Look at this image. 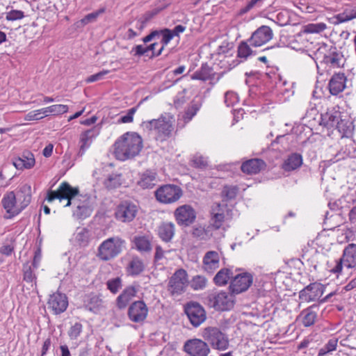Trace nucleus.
<instances>
[{"label":"nucleus","instance_id":"nucleus-1","mask_svg":"<svg viewBox=\"0 0 356 356\" xmlns=\"http://www.w3.org/2000/svg\"><path fill=\"white\" fill-rule=\"evenodd\" d=\"M143 147L141 136L136 132H127L114 144V154L120 161H126L139 154Z\"/></svg>","mask_w":356,"mask_h":356},{"label":"nucleus","instance_id":"nucleus-2","mask_svg":"<svg viewBox=\"0 0 356 356\" xmlns=\"http://www.w3.org/2000/svg\"><path fill=\"white\" fill-rule=\"evenodd\" d=\"M314 55L319 61V64H317L318 69L321 66L329 71L331 69L343 66V56L336 47L329 46L325 43L318 44V47L315 51Z\"/></svg>","mask_w":356,"mask_h":356},{"label":"nucleus","instance_id":"nucleus-3","mask_svg":"<svg viewBox=\"0 0 356 356\" xmlns=\"http://www.w3.org/2000/svg\"><path fill=\"white\" fill-rule=\"evenodd\" d=\"M173 122V116L169 113H165L158 119L143 122L142 127L147 131H153L156 140L163 142L172 136Z\"/></svg>","mask_w":356,"mask_h":356},{"label":"nucleus","instance_id":"nucleus-4","mask_svg":"<svg viewBox=\"0 0 356 356\" xmlns=\"http://www.w3.org/2000/svg\"><path fill=\"white\" fill-rule=\"evenodd\" d=\"M81 196L83 195L79 194L78 187H72L68 182L63 181L59 185L57 190H49L45 200L49 203L55 200H58L60 202L66 200L67 203L65 207H70L74 202V200L79 199Z\"/></svg>","mask_w":356,"mask_h":356},{"label":"nucleus","instance_id":"nucleus-5","mask_svg":"<svg viewBox=\"0 0 356 356\" xmlns=\"http://www.w3.org/2000/svg\"><path fill=\"white\" fill-rule=\"evenodd\" d=\"M124 240L119 237H111L103 241L98 248L97 257L102 261H108L122 251Z\"/></svg>","mask_w":356,"mask_h":356},{"label":"nucleus","instance_id":"nucleus-6","mask_svg":"<svg viewBox=\"0 0 356 356\" xmlns=\"http://www.w3.org/2000/svg\"><path fill=\"white\" fill-rule=\"evenodd\" d=\"M202 336L204 341H207L213 349L225 350L229 347L228 337L219 327H205L202 330Z\"/></svg>","mask_w":356,"mask_h":356},{"label":"nucleus","instance_id":"nucleus-7","mask_svg":"<svg viewBox=\"0 0 356 356\" xmlns=\"http://www.w3.org/2000/svg\"><path fill=\"white\" fill-rule=\"evenodd\" d=\"M183 195L181 188L175 184H165L155 191L156 200L164 204H171L179 200Z\"/></svg>","mask_w":356,"mask_h":356},{"label":"nucleus","instance_id":"nucleus-8","mask_svg":"<svg viewBox=\"0 0 356 356\" xmlns=\"http://www.w3.org/2000/svg\"><path fill=\"white\" fill-rule=\"evenodd\" d=\"M343 266L347 268H356V244L350 243L345 247L341 257L332 269L334 273H341Z\"/></svg>","mask_w":356,"mask_h":356},{"label":"nucleus","instance_id":"nucleus-9","mask_svg":"<svg viewBox=\"0 0 356 356\" xmlns=\"http://www.w3.org/2000/svg\"><path fill=\"white\" fill-rule=\"evenodd\" d=\"M184 312L191 323V325L197 327L207 319V314L204 308L197 302H189L184 307Z\"/></svg>","mask_w":356,"mask_h":356},{"label":"nucleus","instance_id":"nucleus-10","mask_svg":"<svg viewBox=\"0 0 356 356\" xmlns=\"http://www.w3.org/2000/svg\"><path fill=\"white\" fill-rule=\"evenodd\" d=\"M188 284V275L185 270L180 268L175 272L168 282V291L171 294L182 293Z\"/></svg>","mask_w":356,"mask_h":356},{"label":"nucleus","instance_id":"nucleus-11","mask_svg":"<svg viewBox=\"0 0 356 356\" xmlns=\"http://www.w3.org/2000/svg\"><path fill=\"white\" fill-rule=\"evenodd\" d=\"M138 211V207L132 202L125 200L122 202L117 207L115 216L117 220L124 222H131L136 218Z\"/></svg>","mask_w":356,"mask_h":356},{"label":"nucleus","instance_id":"nucleus-12","mask_svg":"<svg viewBox=\"0 0 356 356\" xmlns=\"http://www.w3.org/2000/svg\"><path fill=\"white\" fill-rule=\"evenodd\" d=\"M273 31L272 29L266 25H262L257 28L248 39V42L252 47H261L272 40Z\"/></svg>","mask_w":356,"mask_h":356},{"label":"nucleus","instance_id":"nucleus-13","mask_svg":"<svg viewBox=\"0 0 356 356\" xmlns=\"http://www.w3.org/2000/svg\"><path fill=\"white\" fill-rule=\"evenodd\" d=\"M184 350L190 356H208L211 352L205 341L196 338L187 340Z\"/></svg>","mask_w":356,"mask_h":356},{"label":"nucleus","instance_id":"nucleus-14","mask_svg":"<svg viewBox=\"0 0 356 356\" xmlns=\"http://www.w3.org/2000/svg\"><path fill=\"white\" fill-rule=\"evenodd\" d=\"M253 282V277L249 273H243L236 275L229 286L232 294H238L248 289Z\"/></svg>","mask_w":356,"mask_h":356},{"label":"nucleus","instance_id":"nucleus-15","mask_svg":"<svg viewBox=\"0 0 356 356\" xmlns=\"http://www.w3.org/2000/svg\"><path fill=\"white\" fill-rule=\"evenodd\" d=\"M209 301L210 305L216 310H229L234 306L232 296L224 291L210 295Z\"/></svg>","mask_w":356,"mask_h":356},{"label":"nucleus","instance_id":"nucleus-16","mask_svg":"<svg viewBox=\"0 0 356 356\" xmlns=\"http://www.w3.org/2000/svg\"><path fill=\"white\" fill-rule=\"evenodd\" d=\"M75 207L73 210V216L75 220H83L89 217L92 211V207L90 202V198L87 195L79 197L76 202L72 204Z\"/></svg>","mask_w":356,"mask_h":356},{"label":"nucleus","instance_id":"nucleus-17","mask_svg":"<svg viewBox=\"0 0 356 356\" xmlns=\"http://www.w3.org/2000/svg\"><path fill=\"white\" fill-rule=\"evenodd\" d=\"M224 73H216L207 63L202 64L201 67L195 71L191 76L193 80L202 81H209L210 83L215 84L222 77Z\"/></svg>","mask_w":356,"mask_h":356},{"label":"nucleus","instance_id":"nucleus-18","mask_svg":"<svg viewBox=\"0 0 356 356\" xmlns=\"http://www.w3.org/2000/svg\"><path fill=\"white\" fill-rule=\"evenodd\" d=\"M325 289V286L321 283H311L299 292V298L305 302L314 301L323 295Z\"/></svg>","mask_w":356,"mask_h":356},{"label":"nucleus","instance_id":"nucleus-19","mask_svg":"<svg viewBox=\"0 0 356 356\" xmlns=\"http://www.w3.org/2000/svg\"><path fill=\"white\" fill-rule=\"evenodd\" d=\"M344 114L339 106L328 108L325 113L321 114V124L327 129L334 128Z\"/></svg>","mask_w":356,"mask_h":356},{"label":"nucleus","instance_id":"nucleus-20","mask_svg":"<svg viewBox=\"0 0 356 356\" xmlns=\"http://www.w3.org/2000/svg\"><path fill=\"white\" fill-rule=\"evenodd\" d=\"M148 308L143 300L134 302L129 307L128 316L134 323L143 322L147 316Z\"/></svg>","mask_w":356,"mask_h":356},{"label":"nucleus","instance_id":"nucleus-21","mask_svg":"<svg viewBox=\"0 0 356 356\" xmlns=\"http://www.w3.org/2000/svg\"><path fill=\"white\" fill-rule=\"evenodd\" d=\"M48 308L56 314L63 313L67 308V297L64 293L59 292L50 295L47 302Z\"/></svg>","mask_w":356,"mask_h":356},{"label":"nucleus","instance_id":"nucleus-22","mask_svg":"<svg viewBox=\"0 0 356 356\" xmlns=\"http://www.w3.org/2000/svg\"><path fill=\"white\" fill-rule=\"evenodd\" d=\"M348 79L344 73H334L329 80L327 88L333 96L341 94L346 88Z\"/></svg>","mask_w":356,"mask_h":356},{"label":"nucleus","instance_id":"nucleus-23","mask_svg":"<svg viewBox=\"0 0 356 356\" xmlns=\"http://www.w3.org/2000/svg\"><path fill=\"white\" fill-rule=\"evenodd\" d=\"M174 216L177 222H194L196 219V211L192 206L184 204L175 210Z\"/></svg>","mask_w":356,"mask_h":356},{"label":"nucleus","instance_id":"nucleus-24","mask_svg":"<svg viewBox=\"0 0 356 356\" xmlns=\"http://www.w3.org/2000/svg\"><path fill=\"white\" fill-rule=\"evenodd\" d=\"M2 204L6 211V218L10 219L19 213L15 192L10 191L4 195Z\"/></svg>","mask_w":356,"mask_h":356},{"label":"nucleus","instance_id":"nucleus-25","mask_svg":"<svg viewBox=\"0 0 356 356\" xmlns=\"http://www.w3.org/2000/svg\"><path fill=\"white\" fill-rule=\"evenodd\" d=\"M99 128L93 127L92 128L83 132L80 135V149L79 154L82 156L91 145L92 140L99 134Z\"/></svg>","mask_w":356,"mask_h":356},{"label":"nucleus","instance_id":"nucleus-26","mask_svg":"<svg viewBox=\"0 0 356 356\" xmlns=\"http://www.w3.org/2000/svg\"><path fill=\"white\" fill-rule=\"evenodd\" d=\"M35 163L34 155L31 152H24L20 156L13 159V164L17 170L31 169Z\"/></svg>","mask_w":356,"mask_h":356},{"label":"nucleus","instance_id":"nucleus-27","mask_svg":"<svg viewBox=\"0 0 356 356\" xmlns=\"http://www.w3.org/2000/svg\"><path fill=\"white\" fill-rule=\"evenodd\" d=\"M266 166V163L262 159H252L243 162L241 169L244 173L256 175L262 170H264Z\"/></svg>","mask_w":356,"mask_h":356},{"label":"nucleus","instance_id":"nucleus-28","mask_svg":"<svg viewBox=\"0 0 356 356\" xmlns=\"http://www.w3.org/2000/svg\"><path fill=\"white\" fill-rule=\"evenodd\" d=\"M157 182V174L156 172L147 170L139 174V178L137 181L138 186L143 189L153 188Z\"/></svg>","mask_w":356,"mask_h":356},{"label":"nucleus","instance_id":"nucleus-29","mask_svg":"<svg viewBox=\"0 0 356 356\" xmlns=\"http://www.w3.org/2000/svg\"><path fill=\"white\" fill-rule=\"evenodd\" d=\"M220 257L216 251L207 252L203 257V268L211 274L219 267Z\"/></svg>","mask_w":356,"mask_h":356},{"label":"nucleus","instance_id":"nucleus-30","mask_svg":"<svg viewBox=\"0 0 356 356\" xmlns=\"http://www.w3.org/2000/svg\"><path fill=\"white\" fill-rule=\"evenodd\" d=\"M334 128L338 130L342 137L346 138L351 136L354 131L353 122L346 113L343 115Z\"/></svg>","mask_w":356,"mask_h":356},{"label":"nucleus","instance_id":"nucleus-31","mask_svg":"<svg viewBox=\"0 0 356 356\" xmlns=\"http://www.w3.org/2000/svg\"><path fill=\"white\" fill-rule=\"evenodd\" d=\"M30 186H23L15 193L16 201L17 202V207L19 209V213L24 210L31 202V195L30 193Z\"/></svg>","mask_w":356,"mask_h":356},{"label":"nucleus","instance_id":"nucleus-32","mask_svg":"<svg viewBox=\"0 0 356 356\" xmlns=\"http://www.w3.org/2000/svg\"><path fill=\"white\" fill-rule=\"evenodd\" d=\"M220 227V224H209L207 227H202L201 225L194 227L193 235L201 240H207L213 235V232Z\"/></svg>","mask_w":356,"mask_h":356},{"label":"nucleus","instance_id":"nucleus-33","mask_svg":"<svg viewBox=\"0 0 356 356\" xmlns=\"http://www.w3.org/2000/svg\"><path fill=\"white\" fill-rule=\"evenodd\" d=\"M340 227L341 226L339 225L332 228H324L321 231V234H323V233L326 232L327 231H332L337 233L338 241L340 243L343 242V241H353L355 238L354 231L347 227L341 228Z\"/></svg>","mask_w":356,"mask_h":356},{"label":"nucleus","instance_id":"nucleus-34","mask_svg":"<svg viewBox=\"0 0 356 356\" xmlns=\"http://www.w3.org/2000/svg\"><path fill=\"white\" fill-rule=\"evenodd\" d=\"M303 159L300 154L292 153L284 160L282 169L286 172H291L299 168L302 165Z\"/></svg>","mask_w":356,"mask_h":356},{"label":"nucleus","instance_id":"nucleus-35","mask_svg":"<svg viewBox=\"0 0 356 356\" xmlns=\"http://www.w3.org/2000/svg\"><path fill=\"white\" fill-rule=\"evenodd\" d=\"M136 289L133 286L127 287L116 299L117 307L122 309H124L131 299L136 294Z\"/></svg>","mask_w":356,"mask_h":356},{"label":"nucleus","instance_id":"nucleus-36","mask_svg":"<svg viewBox=\"0 0 356 356\" xmlns=\"http://www.w3.org/2000/svg\"><path fill=\"white\" fill-rule=\"evenodd\" d=\"M132 242L135 248L141 253L150 252L152 250V242L148 236H136L134 237Z\"/></svg>","mask_w":356,"mask_h":356},{"label":"nucleus","instance_id":"nucleus-37","mask_svg":"<svg viewBox=\"0 0 356 356\" xmlns=\"http://www.w3.org/2000/svg\"><path fill=\"white\" fill-rule=\"evenodd\" d=\"M84 307L90 312L97 313L104 307L103 300L99 296L91 293L85 300Z\"/></svg>","mask_w":356,"mask_h":356},{"label":"nucleus","instance_id":"nucleus-38","mask_svg":"<svg viewBox=\"0 0 356 356\" xmlns=\"http://www.w3.org/2000/svg\"><path fill=\"white\" fill-rule=\"evenodd\" d=\"M314 309H318V306L313 305L301 312L300 317L302 318V323L305 327H309L316 322L317 314Z\"/></svg>","mask_w":356,"mask_h":356},{"label":"nucleus","instance_id":"nucleus-39","mask_svg":"<svg viewBox=\"0 0 356 356\" xmlns=\"http://www.w3.org/2000/svg\"><path fill=\"white\" fill-rule=\"evenodd\" d=\"M75 240L80 246L86 247L92 238V230L88 227H78L74 234Z\"/></svg>","mask_w":356,"mask_h":356},{"label":"nucleus","instance_id":"nucleus-40","mask_svg":"<svg viewBox=\"0 0 356 356\" xmlns=\"http://www.w3.org/2000/svg\"><path fill=\"white\" fill-rule=\"evenodd\" d=\"M144 270L145 264L138 257H134L127 268L128 275L133 277L140 275Z\"/></svg>","mask_w":356,"mask_h":356},{"label":"nucleus","instance_id":"nucleus-41","mask_svg":"<svg viewBox=\"0 0 356 356\" xmlns=\"http://www.w3.org/2000/svg\"><path fill=\"white\" fill-rule=\"evenodd\" d=\"M338 155L341 156L338 160L343 159L346 157L356 159V143L351 139H348L344 146L341 147Z\"/></svg>","mask_w":356,"mask_h":356},{"label":"nucleus","instance_id":"nucleus-42","mask_svg":"<svg viewBox=\"0 0 356 356\" xmlns=\"http://www.w3.org/2000/svg\"><path fill=\"white\" fill-rule=\"evenodd\" d=\"M232 275L233 273L230 269L224 268L217 273L213 280L214 284L217 286H225L227 284Z\"/></svg>","mask_w":356,"mask_h":356},{"label":"nucleus","instance_id":"nucleus-43","mask_svg":"<svg viewBox=\"0 0 356 356\" xmlns=\"http://www.w3.org/2000/svg\"><path fill=\"white\" fill-rule=\"evenodd\" d=\"M175 229L173 224H161L158 229V234L160 238L165 241H170L174 236Z\"/></svg>","mask_w":356,"mask_h":356},{"label":"nucleus","instance_id":"nucleus-44","mask_svg":"<svg viewBox=\"0 0 356 356\" xmlns=\"http://www.w3.org/2000/svg\"><path fill=\"white\" fill-rule=\"evenodd\" d=\"M202 104L199 102L193 101L185 110L182 115V119L185 124L189 122L200 110Z\"/></svg>","mask_w":356,"mask_h":356},{"label":"nucleus","instance_id":"nucleus-45","mask_svg":"<svg viewBox=\"0 0 356 356\" xmlns=\"http://www.w3.org/2000/svg\"><path fill=\"white\" fill-rule=\"evenodd\" d=\"M338 339L332 338L319 349L317 356H329L337 350Z\"/></svg>","mask_w":356,"mask_h":356},{"label":"nucleus","instance_id":"nucleus-46","mask_svg":"<svg viewBox=\"0 0 356 356\" xmlns=\"http://www.w3.org/2000/svg\"><path fill=\"white\" fill-rule=\"evenodd\" d=\"M327 29L324 22L309 23L302 27V32L305 33H320Z\"/></svg>","mask_w":356,"mask_h":356},{"label":"nucleus","instance_id":"nucleus-47","mask_svg":"<svg viewBox=\"0 0 356 356\" xmlns=\"http://www.w3.org/2000/svg\"><path fill=\"white\" fill-rule=\"evenodd\" d=\"M251 47L252 46L250 44L248 40L241 42L238 47V57L245 60L250 56L252 55L253 51Z\"/></svg>","mask_w":356,"mask_h":356},{"label":"nucleus","instance_id":"nucleus-48","mask_svg":"<svg viewBox=\"0 0 356 356\" xmlns=\"http://www.w3.org/2000/svg\"><path fill=\"white\" fill-rule=\"evenodd\" d=\"M104 186L108 188H115L121 185V175L118 174H111L105 179Z\"/></svg>","mask_w":356,"mask_h":356},{"label":"nucleus","instance_id":"nucleus-49","mask_svg":"<svg viewBox=\"0 0 356 356\" xmlns=\"http://www.w3.org/2000/svg\"><path fill=\"white\" fill-rule=\"evenodd\" d=\"M33 266L29 262L23 266V279L26 282L36 283V276L32 269Z\"/></svg>","mask_w":356,"mask_h":356},{"label":"nucleus","instance_id":"nucleus-50","mask_svg":"<svg viewBox=\"0 0 356 356\" xmlns=\"http://www.w3.org/2000/svg\"><path fill=\"white\" fill-rule=\"evenodd\" d=\"M158 32L159 33V37H162L161 40V47L165 48V47L167 46L170 40L174 38L173 34L169 29L158 30Z\"/></svg>","mask_w":356,"mask_h":356},{"label":"nucleus","instance_id":"nucleus-51","mask_svg":"<svg viewBox=\"0 0 356 356\" xmlns=\"http://www.w3.org/2000/svg\"><path fill=\"white\" fill-rule=\"evenodd\" d=\"M104 12H105V8H103L102 9H100L97 11L89 13L80 20V23L83 26H85L89 23L94 22L97 20V18L98 17V16L101 13H104Z\"/></svg>","mask_w":356,"mask_h":356},{"label":"nucleus","instance_id":"nucleus-52","mask_svg":"<svg viewBox=\"0 0 356 356\" xmlns=\"http://www.w3.org/2000/svg\"><path fill=\"white\" fill-rule=\"evenodd\" d=\"M83 330V325L81 323L76 322L72 325L68 331V335L72 340L76 339L81 334Z\"/></svg>","mask_w":356,"mask_h":356},{"label":"nucleus","instance_id":"nucleus-53","mask_svg":"<svg viewBox=\"0 0 356 356\" xmlns=\"http://www.w3.org/2000/svg\"><path fill=\"white\" fill-rule=\"evenodd\" d=\"M264 0H249L246 5L243 7H242L239 11L238 14L240 15H243L247 13H248L250 10H251L255 6H261V3Z\"/></svg>","mask_w":356,"mask_h":356},{"label":"nucleus","instance_id":"nucleus-54","mask_svg":"<svg viewBox=\"0 0 356 356\" xmlns=\"http://www.w3.org/2000/svg\"><path fill=\"white\" fill-rule=\"evenodd\" d=\"M107 289L113 293H116L118 290L121 288V279L120 277H115L109 280L106 282Z\"/></svg>","mask_w":356,"mask_h":356},{"label":"nucleus","instance_id":"nucleus-55","mask_svg":"<svg viewBox=\"0 0 356 356\" xmlns=\"http://www.w3.org/2000/svg\"><path fill=\"white\" fill-rule=\"evenodd\" d=\"M191 162L193 167L199 168H205L208 164L207 159L200 154H195Z\"/></svg>","mask_w":356,"mask_h":356},{"label":"nucleus","instance_id":"nucleus-56","mask_svg":"<svg viewBox=\"0 0 356 356\" xmlns=\"http://www.w3.org/2000/svg\"><path fill=\"white\" fill-rule=\"evenodd\" d=\"M238 95L233 91H227L225 94V103L227 106H233L238 102Z\"/></svg>","mask_w":356,"mask_h":356},{"label":"nucleus","instance_id":"nucleus-57","mask_svg":"<svg viewBox=\"0 0 356 356\" xmlns=\"http://www.w3.org/2000/svg\"><path fill=\"white\" fill-rule=\"evenodd\" d=\"M207 280L204 277L196 276L195 277L191 282V286L195 290L202 289L206 286Z\"/></svg>","mask_w":356,"mask_h":356},{"label":"nucleus","instance_id":"nucleus-58","mask_svg":"<svg viewBox=\"0 0 356 356\" xmlns=\"http://www.w3.org/2000/svg\"><path fill=\"white\" fill-rule=\"evenodd\" d=\"M24 17V12L19 10H12L6 13V19L8 21H16Z\"/></svg>","mask_w":356,"mask_h":356},{"label":"nucleus","instance_id":"nucleus-59","mask_svg":"<svg viewBox=\"0 0 356 356\" xmlns=\"http://www.w3.org/2000/svg\"><path fill=\"white\" fill-rule=\"evenodd\" d=\"M353 16L348 15V13L346 9L343 13H339L333 17V19L335 21L333 22L334 24H339L341 23L347 22L350 20H352Z\"/></svg>","mask_w":356,"mask_h":356},{"label":"nucleus","instance_id":"nucleus-60","mask_svg":"<svg viewBox=\"0 0 356 356\" xmlns=\"http://www.w3.org/2000/svg\"><path fill=\"white\" fill-rule=\"evenodd\" d=\"M353 16L348 15V13L346 9L343 13H339L333 17V19L335 21L333 22L334 24H339L341 23L347 22L350 20H352Z\"/></svg>","mask_w":356,"mask_h":356},{"label":"nucleus","instance_id":"nucleus-61","mask_svg":"<svg viewBox=\"0 0 356 356\" xmlns=\"http://www.w3.org/2000/svg\"><path fill=\"white\" fill-rule=\"evenodd\" d=\"M68 106L65 104H54L51 106V114L58 115L68 111Z\"/></svg>","mask_w":356,"mask_h":356},{"label":"nucleus","instance_id":"nucleus-62","mask_svg":"<svg viewBox=\"0 0 356 356\" xmlns=\"http://www.w3.org/2000/svg\"><path fill=\"white\" fill-rule=\"evenodd\" d=\"M108 73H109V70H104L98 73H96L95 74L89 76L86 79V82L89 83H92V82H95V81L102 80L104 78V76L105 75L108 74Z\"/></svg>","mask_w":356,"mask_h":356},{"label":"nucleus","instance_id":"nucleus-63","mask_svg":"<svg viewBox=\"0 0 356 356\" xmlns=\"http://www.w3.org/2000/svg\"><path fill=\"white\" fill-rule=\"evenodd\" d=\"M136 111V108L133 107L128 110V112L126 115L122 116L119 119V122L121 123H130L133 122L134 115Z\"/></svg>","mask_w":356,"mask_h":356},{"label":"nucleus","instance_id":"nucleus-64","mask_svg":"<svg viewBox=\"0 0 356 356\" xmlns=\"http://www.w3.org/2000/svg\"><path fill=\"white\" fill-rule=\"evenodd\" d=\"M238 189L234 186H225L222 191L223 195L228 199H233L236 197Z\"/></svg>","mask_w":356,"mask_h":356}]
</instances>
